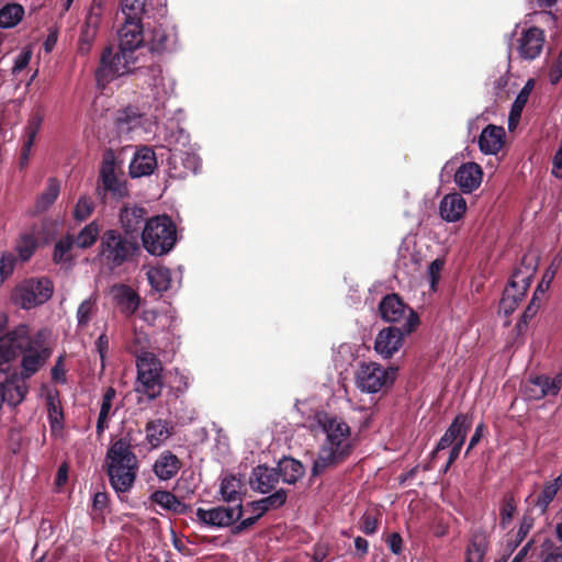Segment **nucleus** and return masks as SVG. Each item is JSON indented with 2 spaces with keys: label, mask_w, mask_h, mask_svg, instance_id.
<instances>
[{
  "label": "nucleus",
  "mask_w": 562,
  "mask_h": 562,
  "mask_svg": "<svg viewBox=\"0 0 562 562\" xmlns=\"http://www.w3.org/2000/svg\"><path fill=\"white\" fill-rule=\"evenodd\" d=\"M552 175L562 178V147H560L552 159Z\"/></svg>",
  "instance_id": "obj_62"
},
{
  "label": "nucleus",
  "mask_w": 562,
  "mask_h": 562,
  "mask_svg": "<svg viewBox=\"0 0 562 562\" xmlns=\"http://www.w3.org/2000/svg\"><path fill=\"white\" fill-rule=\"evenodd\" d=\"M243 484L235 475H226L223 477L220 493L225 502H236L240 499Z\"/></svg>",
  "instance_id": "obj_38"
},
{
  "label": "nucleus",
  "mask_w": 562,
  "mask_h": 562,
  "mask_svg": "<svg viewBox=\"0 0 562 562\" xmlns=\"http://www.w3.org/2000/svg\"><path fill=\"white\" fill-rule=\"evenodd\" d=\"M135 56L131 50L121 49L113 55L112 49L104 50L101 57L100 67L95 71L99 85H105L114 78L128 74L135 64Z\"/></svg>",
  "instance_id": "obj_10"
},
{
  "label": "nucleus",
  "mask_w": 562,
  "mask_h": 562,
  "mask_svg": "<svg viewBox=\"0 0 562 562\" xmlns=\"http://www.w3.org/2000/svg\"><path fill=\"white\" fill-rule=\"evenodd\" d=\"M453 180L462 193H472L479 189L482 183V167L473 161L463 162L456 170Z\"/></svg>",
  "instance_id": "obj_16"
},
{
  "label": "nucleus",
  "mask_w": 562,
  "mask_h": 562,
  "mask_svg": "<svg viewBox=\"0 0 562 562\" xmlns=\"http://www.w3.org/2000/svg\"><path fill=\"white\" fill-rule=\"evenodd\" d=\"M312 427L325 435L312 468L313 475H318L344 462L355 449V439L350 426L342 417L325 411L314 414Z\"/></svg>",
  "instance_id": "obj_1"
},
{
  "label": "nucleus",
  "mask_w": 562,
  "mask_h": 562,
  "mask_svg": "<svg viewBox=\"0 0 562 562\" xmlns=\"http://www.w3.org/2000/svg\"><path fill=\"white\" fill-rule=\"evenodd\" d=\"M378 529V521L371 515H364L361 518V530L366 535H373Z\"/></svg>",
  "instance_id": "obj_59"
},
{
  "label": "nucleus",
  "mask_w": 562,
  "mask_h": 562,
  "mask_svg": "<svg viewBox=\"0 0 562 562\" xmlns=\"http://www.w3.org/2000/svg\"><path fill=\"white\" fill-rule=\"evenodd\" d=\"M44 121V115L40 111L34 112L27 120L25 131L38 134Z\"/></svg>",
  "instance_id": "obj_55"
},
{
  "label": "nucleus",
  "mask_w": 562,
  "mask_h": 562,
  "mask_svg": "<svg viewBox=\"0 0 562 562\" xmlns=\"http://www.w3.org/2000/svg\"><path fill=\"white\" fill-rule=\"evenodd\" d=\"M137 251V241L116 229H108L100 237L98 257L110 271L131 260Z\"/></svg>",
  "instance_id": "obj_4"
},
{
  "label": "nucleus",
  "mask_w": 562,
  "mask_h": 562,
  "mask_svg": "<svg viewBox=\"0 0 562 562\" xmlns=\"http://www.w3.org/2000/svg\"><path fill=\"white\" fill-rule=\"evenodd\" d=\"M562 78V50L560 52L557 61L552 65L549 71V80L552 85H557Z\"/></svg>",
  "instance_id": "obj_57"
},
{
  "label": "nucleus",
  "mask_w": 562,
  "mask_h": 562,
  "mask_svg": "<svg viewBox=\"0 0 562 562\" xmlns=\"http://www.w3.org/2000/svg\"><path fill=\"white\" fill-rule=\"evenodd\" d=\"M402 542V538L398 533H392L387 539L389 548L394 554L401 553Z\"/></svg>",
  "instance_id": "obj_63"
},
{
  "label": "nucleus",
  "mask_w": 562,
  "mask_h": 562,
  "mask_svg": "<svg viewBox=\"0 0 562 562\" xmlns=\"http://www.w3.org/2000/svg\"><path fill=\"white\" fill-rule=\"evenodd\" d=\"M285 499H286L285 492L283 490H279L265 498L252 502L250 504V506L252 508L254 516L239 521L237 525H235L233 527L232 532L234 535H238V533L243 532L244 530L248 529L249 527L255 525L256 521L266 512H268L271 508H278V507L282 506L285 503Z\"/></svg>",
  "instance_id": "obj_13"
},
{
  "label": "nucleus",
  "mask_w": 562,
  "mask_h": 562,
  "mask_svg": "<svg viewBox=\"0 0 562 562\" xmlns=\"http://www.w3.org/2000/svg\"><path fill=\"white\" fill-rule=\"evenodd\" d=\"M151 90L154 98L164 103L175 91V80L169 75L162 74L160 69H153Z\"/></svg>",
  "instance_id": "obj_29"
},
{
  "label": "nucleus",
  "mask_w": 562,
  "mask_h": 562,
  "mask_svg": "<svg viewBox=\"0 0 562 562\" xmlns=\"http://www.w3.org/2000/svg\"><path fill=\"white\" fill-rule=\"evenodd\" d=\"M16 347L19 355H22V373L19 379L25 382V379L36 373L50 356V350L46 346V330H38L31 335L26 325H20L14 328Z\"/></svg>",
  "instance_id": "obj_3"
},
{
  "label": "nucleus",
  "mask_w": 562,
  "mask_h": 562,
  "mask_svg": "<svg viewBox=\"0 0 562 562\" xmlns=\"http://www.w3.org/2000/svg\"><path fill=\"white\" fill-rule=\"evenodd\" d=\"M115 396L116 391L112 386L108 387L102 396L100 413L97 420V434L99 436H101L109 427V420L116 412V409L113 408V401Z\"/></svg>",
  "instance_id": "obj_31"
},
{
  "label": "nucleus",
  "mask_w": 562,
  "mask_h": 562,
  "mask_svg": "<svg viewBox=\"0 0 562 562\" xmlns=\"http://www.w3.org/2000/svg\"><path fill=\"white\" fill-rule=\"evenodd\" d=\"M24 9L18 3L5 4L0 10V27L10 29L15 26L23 18Z\"/></svg>",
  "instance_id": "obj_39"
},
{
  "label": "nucleus",
  "mask_w": 562,
  "mask_h": 562,
  "mask_svg": "<svg viewBox=\"0 0 562 562\" xmlns=\"http://www.w3.org/2000/svg\"><path fill=\"white\" fill-rule=\"evenodd\" d=\"M95 349L101 359V367L104 368L105 355L109 350V338L105 334H101L97 339Z\"/></svg>",
  "instance_id": "obj_58"
},
{
  "label": "nucleus",
  "mask_w": 562,
  "mask_h": 562,
  "mask_svg": "<svg viewBox=\"0 0 562 562\" xmlns=\"http://www.w3.org/2000/svg\"><path fill=\"white\" fill-rule=\"evenodd\" d=\"M170 164L177 168L178 164L183 166V170L178 172V176H186L189 171L195 173L200 168V159L194 153H190L189 150H184L175 146L170 148Z\"/></svg>",
  "instance_id": "obj_27"
},
{
  "label": "nucleus",
  "mask_w": 562,
  "mask_h": 562,
  "mask_svg": "<svg viewBox=\"0 0 562 562\" xmlns=\"http://www.w3.org/2000/svg\"><path fill=\"white\" fill-rule=\"evenodd\" d=\"M279 481L280 475L278 474L277 469L258 465L252 470L249 484L252 490L267 494L276 487V484Z\"/></svg>",
  "instance_id": "obj_23"
},
{
  "label": "nucleus",
  "mask_w": 562,
  "mask_h": 562,
  "mask_svg": "<svg viewBox=\"0 0 562 562\" xmlns=\"http://www.w3.org/2000/svg\"><path fill=\"white\" fill-rule=\"evenodd\" d=\"M558 492L559 490L557 488V484H552L551 482L544 484L543 490L538 497L537 505L542 508H547Z\"/></svg>",
  "instance_id": "obj_51"
},
{
  "label": "nucleus",
  "mask_w": 562,
  "mask_h": 562,
  "mask_svg": "<svg viewBox=\"0 0 562 562\" xmlns=\"http://www.w3.org/2000/svg\"><path fill=\"white\" fill-rule=\"evenodd\" d=\"M108 475L117 493L128 492L136 480L138 461L125 439L113 442L106 453Z\"/></svg>",
  "instance_id": "obj_2"
},
{
  "label": "nucleus",
  "mask_w": 562,
  "mask_h": 562,
  "mask_svg": "<svg viewBox=\"0 0 562 562\" xmlns=\"http://www.w3.org/2000/svg\"><path fill=\"white\" fill-rule=\"evenodd\" d=\"M157 166L154 150L150 148H142L135 153L130 164V175L133 178H139L150 175Z\"/></svg>",
  "instance_id": "obj_24"
},
{
  "label": "nucleus",
  "mask_w": 562,
  "mask_h": 562,
  "mask_svg": "<svg viewBox=\"0 0 562 562\" xmlns=\"http://www.w3.org/2000/svg\"><path fill=\"white\" fill-rule=\"evenodd\" d=\"M145 210L137 206H124L120 212V222L126 234L135 233L145 217Z\"/></svg>",
  "instance_id": "obj_35"
},
{
  "label": "nucleus",
  "mask_w": 562,
  "mask_h": 562,
  "mask_svg": "<svg viewBox=\"0 0 562 562\" xmlns=\"http://www.w3.org/2000/svg\"><path fill=\"white\" fill-rule=\"evenodd\" d=\"M119 41L121 49L134 52L146 41L140 20L125 19V22L119 31Z\"/></svg>",
  "instance_id": "obj_22"
},
{
  "label": "nucleus",
  "mask_w": 562,
  "mask_h": 562,
  "mask_svg": "<svg viewBox=\"0 0 562 562\" xmlns=\"http://www.w3.org/2000/svg\"><path fill=\"white\" fill-rule=\"evenodd\" d=\"M467 207V201L460 193H448L439 202V216L447 223H456L464 216Z\"/></svg>",
  "instance_id": "obj_21"
},
{
  "label": "nucleus",
  "mask_w": 562,
  "mask_h": 562,
  "mask_svg": "<svg viewBox=\"0 0 562 562\" xmlns=\"http://www.w3.org/2000/svg\"><path fill=\"white\" fill-rule=\"evenodd\" d=\"M506 132L504 127L488 124L479 136L477 145L484 155H497L504 147Z\"/></svg>",
  "instance_id": "obj_20"
},
{
  "label": "nucleus",
  "mask_w": 562,
  "mask_h": 562,
  "mask_svg": "<svg viewBox=\"0 0 562 562\" xmlns=\"http://www.w3.org/2000/svg\"><path fill=\"white\" fill-rule=\"evenodd\" d=\"M59 194V183L55 179H49L45 191L37 198L36 212L46 211L57 199Z\"/></svg>",
  "instance_id": "obj_41"
},
{
  "label": "nucleus",
  "mask_w": 562,
  "mask_h": 562,
  "mask_svg": "<svg viewBox=\"0 0 562 562\" xmlns=\"http://www.w3.org/2000/svg\"><path fill=\"white\" fill-rule=\"evenodd\" d=\"M151 501L158 504L161 508L179 512L182 504L177 497L168 491H156L151 495Z\"/></svg>",
  "instance_id": "obj_43"
},
{
  "label": "nucleus",
  "mask_w": 562,
  "mask_h": 562,
  "mask_svg": "<svg viewBox=\"0 0 562 562\" xmlns=\"http://www.w3.org/2000/svg\"><path fill=\"white\" fill-rule=\"evenodd\" d=\"M139 318L149 326H167L166 323L161 322V315L154 308H143L139 314Z\"/></svg>",
  "instance_id": "obj_53"
},
{
  "label": "nucleus",
  "mask_w": 562,
  "mask_h": 562,
  "mask_svg": "<svg viewBox=\"0 0 562 562\" xmlns=\"http://www.w3.org/2000/svg\"><path fill=\"white\" fill-rule=\"evenodd\" d=\"M94 210V203L90 196L82 195L79 198L75 210H74V217L77 221H85L87 220Z\"/></svg>",
  "instance_id": "obj_46"
},
{
  "label": "nucleus",
  "mask_w": 562,
  "mask_h": 562,
  "mask_svg": "<svg viewBox=\"0 0 562 562\" xmlns=\"http://www.w3.org/2000/svg\"><path fill=\"white\" fill-rule=\"evenodd\" d=\"M471 424L472 420L468 415H458L440 438L436 451L438 452L456 445L463 446Z\"/></svg>",
  "instance_id": "obj_17"
},
{
  "label": "nucleus",
  "mask_w": 562,
  "mask_h": 562,
  "mask_svg": "<svg viewBox=\"0 0 562 562\" xmlns=\"http://www.w3.org/2000/svg\"><path fill=\"white\" fill-rule=\"evenodd\" d=\"M531 527H532V520L530 518L525 517L520 522L519 529L516 535L515 542L513 544H509L510 551H513L517 547V544L525 539V537L527 536V533L529 532Z\"/></svg>",
  "instance_id": "obj_54"
},
{
  "label": "nucleus",
  "mask_w": 562,
  "mask_h": 562,
  "mask_svg": "<svg viewBox=\"0 0 562 562\" xmlns=\"http://www.w3.org/2000/svg\"><path fill=\"white\" fill-rule=\"evenodd\" d=\"M442 268H443V261L440 259L434 260L428 266L426 277H427L429 288L431 291H436V289H437V283L439 281L440 272H441Z\"/></svg>",
  "instance_id": "obj_49"
},
{
  "label": "nucleus",
  "mask_w": 562,
  "mask_h": 562,
  "mask_svg": "<svg viewBox=\"0 0 562 562\" xmlns=\"http://www.w3.org/2000/svg\"><path fill=\"white\" fill-rule=\"evenodd\" d=\"M181 467L178 457L170 451H164L155 461L153 471L161 481H168L176 476Z\"/></svg>",
  "instance_id": "obj_25"
},
{
  "label": "nucleus",
  "mask_w": 562,
  "mask_h": 562,
  "mask_svg": "<svg viewBox=\"0 0 562 562\" xmlns=\"http://www.w3.org/2000/svg\"><path fill=\"white\" fill-rule=\"evenodd\" d=\"M110 294L114 304L125 316L134 315L140 305V296L130 285L114 284L110 289Z\"/></svg>",
  "instance_id": "obj_19"
},
{
  "label": "nucleus",
  "mask_w": 562,
  "mask_h": 562,
  "mask_svg": "<svg viewBox=\"0 0 562 562\" xmlns=\"http://www.w3.org/2000/svg\"><path fill=\"white\" fill-rule=\"evenodd\" d=\"M53 291V283L47 278L29 279L15 286L12 300L21 308L30 310L47 302Z\"/></svg>",
  "instance_id": "obj_9"
},
{
  "label": "nucleus",
  "mask_w": 562,
  "mask_h": 562,
  "mask_svg": "<svg viewBox=\"0 0 562 562\" xmlns=\"http://www.w3.org/2000/svg\"><path fill=\"white\" fill-rule=\"evenodd\" d=\"M143 246L153 256L170 252L177 243V228L168 215L153 216L146 221L142 233Z\"/></svg>",
  "instance_id": "obj_5"
},
{
  "label": "nucleus",
  "mask_w": 562,
  "mask_h": 562,
  "mask_svg": "<svg viewBox=\"0 0 562 562\" xmlns=\"http://www.w3.org/2000/svg\"><path fill=\"white\" fill-rule=\"evenodd\" d=\"M243 507L240 504L236 506H217L207 509L198 508L195 512L199 522L215 528L228 527L240 519Z\"/></svg>",
  "instance_id": "obj_12"
},
{
  "label": "nucleus",
  "mask_w": 562,
  "mask_h": 562,
  "mask_svg": "<svg viewBox=\"0 0 562 562\" xmlns=\"http://www.w3.org/2000/svg\"><path fill=\"white\" fill-rule=\"evenodd\" d=\"M522 268H519L514 272L509 284L503 292V296L499 302V311L505 315H509L515 311L530 285L531 278L536 271L533 256H525L522 259Z\"/></svg>",
  "instance_id": "obj_6"
},
{
  "label": "nucleus",
  "mask_w": 562,
  "mask_h": 562,
  "mask_svg": "<svg viewBox=\"0 0 562 562\" xmlns=\"http://www.w3.org/2000/svg\"><path fill=\"white\" fill-rule=\"evenodd\" d=\"M146 41L150 50L164 52L172 47L175 43V33L172 31H167L159 25L146 34Z\"/></svg>",
  "instance_id": "obj_30"
},
{
  "label": "nucleus",
  "mask_w": 562,
  "mask_h": 562,
  "mask_svg": "<svg viewBox=\"0 0 562 562\" xmlns=\"http://www.w3.org/2000/svg\"><path fill=\"white\" fill-rule=\"evenodd\" d=\"M484 550L481 549L476 543H471L467 551V562H472V559H482Z\"/></svg>",
  "instance_id": "obj_64"
},
{
  "label": "nucleus",
  "mask_w": 562,
  "mask_h": 562,
  "mask_svg": "<svg viewBox=\"0 0 562 562\" xmlns=\"http://www.w3.org/2000/svg\"><path fill=\"white\" fill-rule=\"evenodd\" d=\"M15 257L13 254L0 252V285L12 276L15 268Z\"/></svg>",
  "instance_id": "obj_47"
},
{
  "label": "nucleus",
  "mask_w": 562,
  "mask_h": 562,
  "mask_svg": "<svg viewBox=\"0 0 562 562\" xmlns=\"http://www.w3.org/2000/svg\"><path fill=\"white\" fill-rule=\"evenodd\" d=\"M408 333L404 328L386 327L379 331L374 341V350L384 359H389L396 353L404 340V336Z\"/></svg>",
  "instance_id": "obj_15"
},
{
  "label": "nucleus",
  "mask_w": 562,
  "mask_h": 562,
  "mask_svg": "<svg viewBox=\"0 0 562 562\" xmlns=\"http://www.w3.org/2000/svg\"><path fill=\"white\" fill-rule=\"evenodd\" d=\"M137 385L136 391L148 398L157 397L161 392V363L158 358L148 351L137 355Z\"/></svg>",
  "instance_id": "obj_8"
},
{
  "label": "nucleus",
  "mask_w": 562,
  "mask_h": 562,
  "mask_svg": "<svg viewBox=\"0 0 562 562\" xmlns=\"http://www.w3.org/2000/svg\"><path fill=\"white\" fill-rule=\"evenodd\" d=\"M397 374L394 367H383L378 362L360 364L356 374V384L359 390L369 394H375L389 390Z\"/></svg>",
  "instance_id": "obj_7"
},
{
  "label": "nucleus",
  "mask_w": 562,
  "mask_h": 562,
  "mask_svg": "<svg viewBox=\"0 0 562 562\" xmlns=\"http://www.w3.org/2000/svg\"><path fill=\"white\" fill-rule=\"evenodd\" d=\"M280 480L284 483L293 484L304 474V467L301 462L292 458H283L279 461L277 468Z\"/></svg>",
  "instance_id": "obj_36"
},
{
  "label": "nucleus",
  "mask_w": 562,
  "mask_h": 562,
  "mask_svg": "<svg viewBox=\"0 0 562 562\" xmlns=\"http://www.w3.org/2000/svg\"><path fill=\"white\" fill-rule=\"evenodd\" d=\"M146 276L153 290L165 292L170 288L171 276L168 268L164 266L149 267Z\"/></svg>",
  "instance_id": "obj_37"
},
{
  "label": "nucleus",
  "mask_w": 562,
  "mask_h": 562,
  "mask_svg": "<svg viewBox=\"0 0 562 562\" xmlns=\"http://www.w3.org/2000/svg\"><path fill=\"white\" fill-rule=\"evenodd\" d=\"M19 356V348L14 329L0 337V372L5 373L10 370L11 363Z\"/></svg>",
  "instance_id": "obj_28"
},
{
  "label": "nucleus",
  "mask_w": 562,
  "mask_h": 562,
  "mask_svg": "<svg viewBox=\"0 0 562 562\" xmlns=\"http://www.w3.org/2000/svg\"><path fill=\"white\" fill-rule=\"evenodd\" d=\"M101 178L104 188L112 192L113 196L121 199L127 195L125 183L117 178L112 162H105L101 170Z\"/></svg>",
  "instance_id": "obj_34"
},
{
  "label": "nucleus",
  "mask_w": 562,
  "mask_h": 562,
  "mask_svg": "<svg viewBox=\"0 0 562 562\" xmlns=\"http://www.w3.org/2000/svg\"><path fill=\"white\" fill-rule=\"evenodd\" d=\"M540 295H544V290H542V284L538 285L537 290L533 293L531 302L529 303L526 311L524 312L522 321L525 324H527V322L530 318H532L535 316V314L537 313V311L539 308V303H537V301L539 300Z\"/></svg>",
  "instance_id": "obj_52"
},
{
  "label": "nucleus",
  "mask_w": 562,
  "mask_h": 562,
  "mask_svg": "<svg viewBox=\"0 0 562 562\" xmlns=\"http://www.w3.org/2000/svg\"><path fill=\"white\" fill-rule=\"evenodd\" d=\"M36 247V238L33 235L25 234L18 241L15 250L22 261H27L33 256Z\"/></svg>",
  "instance_id": "obj_44"
},
{
  "label": "nucleus",
  "mask_w": 562,
  "mask_h": 562,
  "mask_svg": "<svg viewBox=\"0 0 562 562\" xmlns=\"http://www.w3.org/2000/svg\"><path fill=\"white\" fill-rule=\"evenodd\" d=\"M102 12V7L100 4L90 7L79 38V54L87 55L90 52L91 44L95 38L101 23Z\"/></svg>",
  "instance_id": "obj_18"
},
{
  "label": "nucleus",
  "mask_w": 562,
  "mask_h": 562,
  "mask_svg": "<svg viewBox=\"0 0 562 562\" xmlns=\"http://www.w3.org/2000/svg\"><path fill=\"white\" fill-rule=\"evenodd\" d=\"M516 512V504L514 498L508 496L504 499L501 508V526L506 529L510 524Z\"/></svg>",
  "instance_id": "obj_48"
},
{
  "label": "nucleus",
  "mask_w": 562,
  "mask_h": 562,
  "mask_svg": "<svg viewBox=\"0 0 562 562\" xmlns=\"http://www.w3.org/2000/svg\"><path fill=\"white\" fill-rule=\"evenodd\" d=\"M75 246L74 237L67 235L59 239L54 248L53 259L56 263H69L72 259L71 250Z\"/></svg>",
  "instance_id": "obj_42"
},
{
  "label": "nucleus",
  "mask_w": 562,
  "mask_h": 562,
  "mask_svg": "<svg viewBox=\"0 0 562 562\" xmlns=\"http://www.w3.org/2000/svg\"><path fill=\"white\" fill-rule=\"evenodd\" d=\"M546 42L544 33L538 27L524 30L516 42L518 56L524 60H533L540 56Z\"/></svg>",
  "instance_id": "obj_14"
},
{
  "label": "nucleus",
  "mask_w": 562,
  "mask_h": 562,
  "mask_svg": "<svg viewBox=\"0 0 562 562\" xmlns=\"http://www.w3.org/2000/svg\"><path fill=\"white\" fill-rule=\"evenodd\" d=\"M31 60V52L30 50H22L18 56L14 58V66L12 68V72L14 75L22 71L30 63Z\"/></svg>",
  "instance_id": "obj_56"
},
{
  "label": "nucleus",
  "mask_w": 562,
  "mask_h": 562,
  "mask_svg": "<svg viewBox=\"0 0 562 562\" xmlns=\"http://www.w3.org/2000/svg\"><path fill=\"white\" fill-rule=\"evenodd\" d=\"M93 314V302L85 300L77 310V321L79 326H87Z\"/></svg>",
  "instance_id": "obj_50"
},
{
  "label": "nucleus",
  "mask_w": 562,
  "mask_h": 562,
  "mask_svg": "<svg viewBox=\"0 0 562 562\" xmlns=\"http://www.w3.org/2000/svg\"><path fill=\"white\" fill-rule=\"evenodd\" d=\"M532 387L530 389V396L532 398H542L548 395H557L561 389V379H551L549 376L540 375L531 380Z\"/></svg>",
  "instance_id": "obj_32"
},
{
  "label": "nucleus",
  "mask_w": 562,
  "mask_h": 562,
  "mask_svg": "<svg viewBox=\"0 0 562 562\" xmlns=\"http://www.w3.org/2000/svg\"><path fill=\"white\" fill-rule=\"evenodd\" d=\"M100 236V226L95 221L87 224L76 237H74L75 246L78 248H90Z\"/></svg>",
  "instance_id": "obj_40"
},
{
  "label": "nucleus",
  "mask_w": 562,
  "mask_h": 562,
  "mask_svg": "<svg viewBox=\"0 0 562 562\" xmlns=\"http://www.w3.org/2000/svg\"><path fill=\"white\" fill-rule=\"evenodd\" d=\"M52 378L57 382L64 383L66 381V369L60 357L52 369Z\"/></svg>",
  "instance_id": "obj_61"
},
{
  "label": "nucleus",
  "mask_w": 562,
  "mask_h": 562,
  "mask_svg": "<svg viewBox=\"0 0 562 562\" xmlns=\"http://www.w3.org/2000/svg\"><path fill=\"white\" fill-rule=\"evenodd\" d=\"M533 86V80L529 79L517 94L508 116V128L510 131L517 127L522 110L528 102Z\"/></svg>",
  "instance_id": "obj_33"
},
{
  "label": "nucleus",
  "mask_w": 562,
  "mask_h": 562,
  "mask_svg": "<svg viewBox=\"0 0 562 562\" xmlns=\"http://www.w3.org/2000/svg\"><path fill=\"white\" fill-rule=\"evenodd\" d=\"M379 311L383 321L396 323L405 319V333H411L418 324L417 314L400 299L397 294H390L380 302Z\"/></svg>",
  "instance_id": "obj_11"
},
{
  "label": "nucleus",
  "mask_w": 562,
  "mask_h": 562,
  "mask_svg": "<svg viewBox=\"0 0 562 562\" xmlns=\"http://www.w3.org/2000/svg\"><path fill=\"white\" fill-rule=\"evenodd\" d=\"M134 345H135V350H134L135 353L139 355L140 352L146 351L145 349L148 345L147 334L135 330Z\"/></svg>",
  "instance_id": "obj_60"
},
{
  "label": "nucleus",
  "mask_w": 562,
  "mask_h": 562,
  "mask_svg": "<svg viewBox=\"0 0 562 562\" xmlns=\"http://www.w3.org/2000/svg\"><path fill=\"white\" fill-rule=\"evenodd\" d=\"M145 434L147 443L158 448L171 436L172 427L164 419H155L146 424Z\"/></svg>",
  "instance_id": "obj_26"
},
{
  "label": "nucleus",
  "mask_w": 562,
  "mask_h": 562,
  "mask_svg": "<svg viewBox=\"0 0 562 562\" xmlns=\"http://www.w3.org/2000/svg\"><path fill=\"white\" fill-rule=\"evenodd\" d=\"M146 0H122V13L125 19L140 20Z\"/></svg>",
  "instance_id": "obj_45"
}]
</instances>
